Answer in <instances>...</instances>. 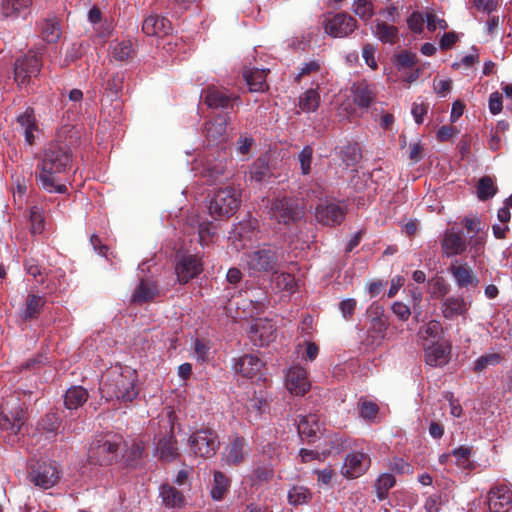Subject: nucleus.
I'll list each match as a JSON object with an SVG mask.
<instances>
[{
  "label": "nucleus",
  "mask_w": 512,
  "mask_h": 512,
  "mask_svg": "<svg viewBox=\"0 0 512 512\" xmlns=\"http://www.w3.org/2000/svg\"><path fill=\"white\" fill-rule=\"evenodd\" d=\"M41 69V62L36 54H28L17 59L15 63V81L19 86L24 85L28 80L37 76Z\"/></svg>",
  "instance_id": "obj_15"
},
{
  "label": "nucleus",
  "mask_w": 512,
  "mask_h": 512,
  "mask_svg": "<svg viewBox=\"0 0 512 512\" xmlns=\"http://www.w3.org/2000/svg\"><path fill=\"white\" fill-rule=\"evenodd\" d=\"M122 437L107 434L96 439L90 446L89 458L101 465L111 462L117 456Z\"/></svg>",
  "instance_id": "obj_6"
},
{
  "label": "nucleus",
  "mask_w": 512,
  "mask_h": 512,
  "mask_svg": "<svg viewBox=\"0 0 512 512\" xmlns=\"http://www.w3.org/2000/svg\"><path fill=\"white\" fill-rule=\"evenodd\" d=\"M313 149L310 146H305L298 155L301 172L303 175H308L311 172Z\"/></svg>",
  "instance_id": "obj_57"
},
{
  "label": "nucleus",
  "mask_w": 512,
  "mask_h": 512,
  "mask_svg": "<svg viewBox=\"0 0 512 512\" xmlns=\"http://www.w3.org/2000/svg\"><path fill=\"white\" fill-rule=\"evenodd\" d=\"M241 203L240 192L233 186L218 188L212 195L208 210L216 220L228 219L233 216Z\"/></svg>",
  "instance_id": "obj_3"
},
{
  "label": "nucleus",
  "mask_w": 512,
  "mask_h": 512,
  "mask_svg": "<svg viewBox=\"0 0 512 512\" xmlns=\"http://www.w3.org/2000/svg\"><path fill=\"white\" fill-rule=\"evenodd\" d=\"M146 441L140 437L131 439L127 444V450L125 452L128 461H135L140 459L145 451Z\"/></svg>",
  "instance_id": "obj_48"
},
{
  "label": "nucleus",
  "mask_w": 512,
  "mask_h": 512,
  "mask_svg": "<svg viewBox=\"0 0 512 512\" xmlns=\"http://www.w3.org/2000/svg\"><path fill=\"white\" fill-rule=\"evenodd\" d=\"M352 10L364 21L370 20L373 16V4L370 0H354Z\"/></svg>",
  "instance_id": "obj_51"
},
{
  "label": "nucleus",
  "mask_w": 512,
  "mask_h": 512,
  "mask_svg": "<svg viewBox=\"0 0 512 512\" xmlns=\"http://www.w3.org/2000/svg\"><path fill=\"white\" fill-rule=\"evenodd\" d=\"M437 21L438 17L433 11L427 12L424 16L418 12V35L423 32L425 22L427 30L433 33L437 29Z\"/></svg>",
  "instance_id": "obj_56"
},
{
  "label": "nucleus",
  "mask_w": 512,
  "mask_h": 512,
  "mask_svg": "<svg viewBox=\"0 0 512 512\" xmlns=\"http://www.w3.org/2000/svg\"><path fill=\"white\" fill-rule=\"evenodd\" d=\"M358 410L360 417L369 423H379V406L367 399L361 398L358 402Z\"/></svg>",
  "instance_id": "obj_40"
},
{
  "label": "nucleus",
  "mask_w": 512,
  "mask_h": 512,
  "mask_svg": "<svg viewBox=\"0 0 512 512\" xmlns=\"http://www.w3.org/2000/svg\"><path fill=\"white\" fill-rule=\"evenodd\" d=\"M143 32L148 36H166L172 31L170 21L159 15H149L142 24Z\"/></svg>",
  "instance_id": "obj_23"
},
{
  "label": "nucleus",
  "mask_w": 512,
  "mask_h": 512,
  "mask_svg": "<svg viewBox=\"0 0 512 512\" xmlns=\"http://www.w3.org/2000/svg\"><path fill=\"white\" fill-rule=\"evenodd\" d=\"M272 274L274 275L273 282L275 283L277 288L286 291L294 290L296 286V280L292 274L285 272L278 273V270L276 271V273Z\"/></svg>",
  "instance_id": "obj_52"
},
{
  "label": "nucleus",
  "mask_w": 512,
  "mask_h": 512,
  "mask_svg": "<svg viewBox=\"0 0 512 512\" xmlns=\"http://www.w3.org/2000/svg\"><path fill=\"white\" fill-rule=\"evenodd\" d=\"M204 101L211 108H227L232 103L238 101V97L229 94L223 88L211 86L204 90Z\"/></svg>",
  "instance_id": "obj_21"
},
{
  "label": "nucleus",
  "mask_w": 512,
  "mask_h": 512,
  "mask_svg": "<svg viewBox=\"0 0 512 512\" xmlns=\"http://www.w3.org/2000/svg\"><path fill=\"white\" fill-rule=\"evenodd\" d=\"M443 504L442 496L439 492L431 494L424 503L426 512H439Z\"/></svg>",
  "instance_id": "obj_58"
},
{
  "label": "nucleus",
  "mask_w": 512,
  "mask_h": 512,
  "mask_svg": "<svg viewBox=\"0 0 512 512\" xmlns=\"http://www.w3.org/2000/svg\"><path fill=\"white\" fill-rule=\"evenodd\" d=\"M93 30L99 38L106 39L112 34L113 24L111 21L104 19L99 24H96Z\"/></svg>",
  "instance_id": "obj_60"
},
{
  "label": "nucleus",
  "mask_w": 512,
  "mask_h": 512,
  "mask_svg": "<svg viewBox=\"0 0 512 512\" xmlns=\"http://www.w3.org/2000/svg\"><path fill=\"white\" fill-rule=\"evenodd\" d=\"M311 497L312 493L305 486L296 485L288 491V501L294 506L306 504Z\"/></svg>",
  "instance_id": "obj_47"
},
{
  "label": "nucleus",
  "mask_w": 512,
  "mask_h": 512,
  "mask_svg": "<svg viewBox=\"0 0 512 512\" xmlns=\"http://www.w3.org/2000/svg\"><path fill=\"white\" fill-rule=\"evenodd\" d=\"M473 5L479 11L491 13L497 8V0H473Z\"/></svg>",
  "instance_id": "obj_64"
},
{
  "label": "nucleus",
  "mask_w": 512,
  "mask_h": 512,
  "mask_svg": "<svg viewBox=\"0 0 512 512\" xmlns=\"http://www.w3.org/2000/svg\"><path fill=\"white\" fill-rule=\"evenodd\" d=\"M244 264L250 276L276 273L279 268L278 253L271 247L259 248L246 254Z\"/></svg>",
  "instance_id": "obj_4"
},
{
  "label": "nucleus",
  "mask_w": 512,
  "mask_h": 512,
  "mask_svg": "<svg viewBox=\"0 0 512 512\" xmlns=\"http://www.w3.org/2000/svg\"><path fill=\"white\" fill-rule=\"evenodd\" d=\"M370 466V457L363 452L349 453L342 465L341 473L346 478H358L364 474Z\"/></svg>",
  "instance_id": "obj_16"
},
{
  "label": "nucleus",
  "mask_w": 512,
  "mask_h": 512,
  "mask_svg": "<svg viewBox=\"0 0 512 512\" xmlns=\"http://www.w3.org/2000/svg\"><path fill=\"white\" fill-rule=\"evenodd\" d=\"M424 338L426 343L445 340L443 338V328L440 322L431 320L418 332Z\"/></svg>",
  "instance_id": "obj_44"
},
{
  "label": "nucleus",
  "mask_w": 512,
  "mask_h": 512,
  "mask_svg": "<svg viewBox=\"0 0 512 512\" xmlns=\"http://www.w3.org/2000/svg\"><path fill=\"white\" fill-rule=\"evenodd\" d=\"M298 432L302 438L308 441H314L321 433L319 419L315 414H309L299 417Z\"/></svg>",
  "instance_id": "obj_27"
},
{
  "label": "nucleus",
  "mask_w": 512,
  "mask_h": 512,
  "mask_svg": "<svg viewBox=\"0 0 512 512\" xmlns=\"http://www.w3.org/2000/svg\"><path fill=\"white\" fill-rule=\"evenodd\" d=\"M263 366V361L257 356L244 355L235 362L234 369L246 378H254L259 374Z\"/></svg>",
  "instance_id": "obj_25"
},
{
  "label": "nucleus",
  "mask_w": 512,
  "mask_h": 512,
  "mask_svg": "<svg viewBox=\"0 0 512 512\" xmlns=\"http://www.w3.org/2000/svg\"><path fill=\"white\" fill-rule=\"evenodd\" d=\"M320 104V95L315 89H308L299 98V107L303 112H313Z\"/></svg>",
  "instance_id": "obj_45"
},
{
  "label": "nucleus",
  "mask_w": 512,
  "mask_h": 512,
  "mask_svg": "<svg viewBox=\"0 0 512 512\" xmlns=\"http://www.w3.org/2000/svg\"><path fill=\"white\" fill-rule=\"evenodd\" d=\"M155 456L159 459L170 462L179 456L177 441L173 435L172 427L155 442Z\"/></svg>",
  "instance_id": "obj_20"
},
{
  "label": "nucleus",
  "mask_w": 512,
  "mask_h": 512,
  "mask_svg": "<svg viewBox=\"0 0 512 512\" xmlns=\"http://www.w3.org/2000/svg\"><path fill=\"white\" fill-rule=\"evenodd\" d=\"M502 95L499 92H493L489 96V110L493 115L502 111Z\"/></svg>",
  "instance_id": "obj_62"
},
{
  "label": "nucleus",
  "mask_w": 512,
  "mask_h": 512,
  "mask_svg": "<svg viewBox=\"0 0 512 512\" xmlns=\"http://www.w3.org/2000/svg\"><path fill=\"white\" fill-rule=\"evenodd\" d=\"M501 359L502 357L499 353L482 355L474 362L473 371L480 373L484 371L488 366L500 363Z\"/></svg>",
  "instance_id": "obj_54"
},
{
  "label": "nucleus",
  "mask_w": 512,
  "mask_h": 512,
  "mask_svg": "<svg viewBox=\"0 0 512 512\" xmlns=\"http://www.w3.org/2000/svg\"><path fill=\"white\" fill-rule=\"evenodd\" d=\"M372 32L376 38L384 43L394 44L398 38V29L385 21L376 20Z\"/></svg>",
  "instance_id": "obj_38"
},
{
  "label": "nucleus",
  "mask_w": 512,
  "mask_h": 512,
  "mask_svg": "<svg viewBox=\"0 0 512 512\" xmlns=\"http://www.w3.org/2000/svg\"><path fill=\"white\" fill-rule=\"evenodd\" d=\"M459 287H477L479 279L467 264H453L449 268Z\"/></svg>",
  "instance_id": "obj_26"
},
{
  "label": "nucleus",
  "mask_w": 512,
  "mask_h": 512,
  "mask_svg": "<svg viewBox=\"0 0 512 512\" xmlns=\"http://www.w3.org/2000/svg\"><path fill=\"white\" fill-rule=\"evenodd\" d=\"M230 487V479L221 471L214 472L211 488V497L214 500H222Z\"/></svg>",
  "instance_id": "obj_43"
},
{
  "label": "nucleus",
  "mask_w": 512,
  "mask_h": 512,
  "mask_svg": "<svg viewBox=\"0 0 512 512\" xmlns=\"http://www.w3.org/2000/svg\"><path fill=\"white\" fill-rule=\"evenodd\" d=\"M488 500L490 512H512V485H494L488 493Z\"/></svg>",
  "instance_id": "obj_13"
},
{
  "label": "nucleus",
  "mask_w": 512,
  "mask_h": 512,
  "mask_svg": "<svg viewBox=\"0 0 512 512\" xmlns=\"http://www.w3.org/2000/svg\"><path fill=\"white\" fill-rule=\"evenodd\" d=\"M43 39L48 43L56 42L61 36L59 22L55 17L45 19L40 24Z\"/></svg>",
  "instance_id": "obj_41"
},
{
  "label": "nucleus",
  "mask_w": 512,
  "mask_h": 512,
  "mask_svg": "<svg viewBox=\"0 0 512 512\" xmlns=\"http://www.w3.org/2000/svg\"><path fill=\"white\" fill-rule=\"evenodd\" d=\"M303 214L296 200L291 198L276 199L270 207V215L279 223L288 224L299 219Z\"/></svg>",
  "instance_id": "obj_9"
},
{
  "label": "nucleus",
  "mask_w": 512,
  "mask_h": 512,
  "mask_svg": "<svg viewBox=\"0 0 512 512\" xmlns=\"http://www.w3.org/2000/svg\"><path fill=\"white\" fill-rule=\"evenodd\" d=\"M30 480L43 489L53 487L59 480V471L52 463H39L30 472Z\"/></svg>",
  "instance_id": "obj_17"
},
{
  "label": "nucleus",
  "mask_w": 512,
  "mask_h": 512,
  "mask_svg": "<svg viewBox=\"0 0 512 512\" xmlns=\"http://www.w3.org/2000/svg\"><path fill=\"white\" fill-rule=\"evenodd\" d=\"M248 454L247 444L241 437L231 438L222 453V462L228 466L241 464Z\"/></svg>",
  "instance_id": "obj_18"
},
{
  "label": "nucleus",
  "mask_w": 512,
  "mask_h": 512,
  "mask_svg": "<svg viewBox=\"0 0 512 512\" xmlns=\"http://www.w3.org/2000/svg\"><path fill=\"white\" fill-rule=\"evenodd\" d=\"M44 305V300L40 296L29 295L26 300V306L23 310L24 318H34Z\"/></svg>",
  "instance_id": "obj_50"
},
{
  "label": "nucleus",
  "mask_w": 512,
  "mask_h": 512,
  "mask_svg": "<svg viewBox=\"0 0 512 512\" xmlns=\"http://www.w3.org/2000/svg\"><path fill=\"white\" fill-rule=\"evenodd\" d=\"M188 446L194 456L209 459L216 455L220 447V441L214 430L201 428L189 436Z\"/></svg>",
  "instance_id": "obj_5"
},
{
  "label": "nucleus",
  "mask_w": 512,
  "mask_h": 512,
  "mask_svg": "<svg viewBox=\"0 0 512 512\" xmlns=\"http://www.w3.org/2000/svg\"><path fill=\"white\" fill-rule=\"evenodd\" d=\"M203 270L201 258L197 255L184 254L177 258L175 274L181 284H186L197 277Z\"/></svg>",
  "instance_id": "obj_12"
},
{
  "label": "nucleus",
  "mask_w": 512,
  "mask_h": 512,
  "mask_svg": "<svg viewBox=\"0 0 512 512\" xmlns=\"http://www.w3.org/2000/svg\"><path fill=\"white\" fill-rule=\"evenodd\" d=\"M451 343L448 340L424 344V361L430 367H444L451 359Z\"/></svg>",
  "instance_id": "obj_10"
},
{
  "label": "nucleus",
  "mask_w": 512,
  "mask_h": 512,
  "mask_svg": "<svg viewBox=\"0 0 512 512\" xmlns=\"http://www.w3.org/2000/svg\"><path fill=\"white\" fill-rule=\"evenodd\" d=\"M71 164L70 150L63 145L50 144L43 152L38 165V180L49 193H65L67 187L59 182L58 175L65 172Z\"/></svg>",
  "instance_id": "obj_1"
},
{
  "label": "nucleus",
  "mask_w": 512,
  "mask_h": 512,
  "mask_svg": "<svg viewBox=\"0 0 512 512\" xmlns=\"http://www.w3.org/2000/svg\"><path fill=\"white\" fill-rule=\"evenodd\" d=\"M395 484V478L389 473L382 474L378 477L375 483V489L379 500H384L387 492Z\"/></svg>",
  "instance_id": "obj_49"
},
{
  "label": "nucleus",
  "mask_w": 512,
  "mask_h": 512,
  "mask_svg": "<svg viewBox=\"0 0 512 512\" xmlns=\"http://www.w3.org/2000/svg\"><path fill=\"white\" fill-rule=\"evenodd\" d=\"M160 495L163 503L167 507L180 508L184 505V498L182 494L170 485H162L160 488Z\"/></svg>",
  "instance_id": "obj_42"
},
{
  "label": "nucleus",
  "mask_w": 512,
  "mask_h": 512,
  "mask_svg": "<svg viewBox=\"0 0 512 512\" xmlns=\"http://www.w3.org/2000/svg\"><path fill=\"white\" fill-rule=\"evenodd\" d=\"M247 410V418L250 422L256 421L260 416L268 410V402L261 395H254L245 404Z\"/></svg>",
  "instance_id": "obj_37"
},
{
  "label": "nucleus",
  "mask_w": 512,
  "mask_h": 512,
  "mask_svg": "<svg viewBox=\"0 0 512 512\" xmlns=\"http://www.w3.org/2000/svg\"><path fill=\"white\" fill-rule=\"evenodd\" d=\"M109 55L116 61H125L134 55L133 43L130 39L116 40L110 44Z\"/></svg>",
  "instance_id": "obj_30"
},
{
  "label": "nucleus",
  "mask_w": 512,
  "mask_h": 512,
  "mask_svg": "<svg viewBox=\"0 0 512 512\" xmlns=\"http://www.w3.org/2000/svg\"><path fill=\"white\" fill-rule=\"evenodd\" d=\"M285 386L292 395H305L311 388L306 369L299 365L291 366L285 375Z\"/></svg>",
  "instance_id": "obj_14"
},
{
  "label": "nucleus",
  "mask_w": 512,
  "mask_h": 512,
  "mask_svg": "<svg viewBox=\"0 0 512 512\" xmlns=\"http://www.w3.org/2000/svg\"><path fill=\"white\" fill-rule=\"evenodd\" d=\"M467 305L462 297H448L443 301L442 312L446 319H454L467 312Z\"/></svg>",
  "instance_id": "obj_32"
},
{
  "label": "nucleus",
  "mask_w": 512,
  "mask_h": 512,
  "mask_svg": "<svg viewBox=\"0 0 512 512\" xmlns=\"http://www.w3.org/2000/svg\"><path fill=\"white\" fill-rule=\"evenodd\" d=\"M498 191L493 179L490 176H483L477 185V196L479 200L486 201L492 198Z\"/></svg>",
  "instance_id": "obj_46"
},
{
  "label": "nucleus",
  "mask_w": 512,
  "mask_h": 512,
  "mask_svg": "<svg viewBox=\"0 0 512 512\" xmlns=\"http://www.w3.org/2000/svg\"><path fill=\"white\" fill-rule=\"evenodd\" d=\"M458 130L451 125H444L437 131V139L440 142L451 140L456 136Z\"/></svg>",
  "instance_id": "obj_63"
},
{
  "label": "nucleus",
  "mask_w": 512,
  "mask_h": 512,
  "mask_svg": "<svg viewBox=\"0 0 512 512\" xmlns=\"http://www.w3.org/2000/svg\"><path fill=\"white\" fill-rule=\"evenodd\" d=\"M352 92L354 102L361 108H367L374 99V91L366 82H358L353 85Z\"/></svg>",
  "instance_id": "obj_35"
},
{
  "label": "nucleus",
  "mask_w": 512,
  "mask_h": 512,
  "mask_svg": "<svg viewBox=\"0 0 512 512\" xmlns=\"http://www.w3.org/2000/svg\"><path fill=\"white\" fill-rule=\"evenodd\" d=\"M269 172V167L265 159H257L250 168V178L258 182L263 181Z\"/></svg>",
  "instance_id": "obj_55"
},
{
  "label": "nucleus",
  "mask_w": 512,
  "mask_h": 512,
  "mask_svg": "<svg viewBox=\"0 0 512 512\" xmlns=\"http://www.w3.org/2000/svg\"><path fill=\"white\" fill-rule=\"evenodd\" d=\"M448 291L449 288L442 279H436L429 283V292L433 297H443L448 293Z\"/></svg>",
  "instance_id": "obj_59"
},
{
  "label": "nucleus",
  "mask_w": 512,
  "mask_h": 512,
  "mask_svg": "<svg viewBox=\"0 0 512 512\" xmlns=\"http://www.w3.org/2000/svg\"><path fill=\"white\" fill-rule=\"evenodd\" d=\"M268 71L257 68L244 71V79L251 92H264L267 90L266 76Z\"/></svg>",
  "instance_id": "obj_28"
},
{
  "label": "nucleus",
  "mask_w": 512,
  "mask_h": 512,
  "mask_svg": "<svg viewBox=\"0 0 512 512\" xmlns=\"http://www.w3.org/2000/svg\"><path fill=\"white\" fill-rule=\"evenodd\" d=\"M32 5V0H3L2 14L7 18L24 16Z\"/></svg>",
  "instance_id": "obj_29"
},
{
  "label": "nucleus",
  "mask_w": 512,
  "mask_h": 512,
  "mask_svg": "<svg viewBox=\"0 0 512 512\" xmlns=\"http://www.w3.org/2000/svg\"><path fill=\"white\" fill-rule=\"evenodd\" d=\"M158 295V289L155 283L148 280H141L131 296L134 303L148 302Z\"/></svg>",
  "instance_id": "obj_34"
},
{
  "label": "nucleus",
  "mask_w": 512,
  "mask_h": 512,
  "mask_svg": "<svg viewBox=\"0 0 512 512\" xmlns=\"http://www.w3.org/2000/svg\"><path fill=\"white\" fill-rule=\"evenodd\" d=\"M393 62L398 72L401 73L399 77L408 85L411 84L414 81L415 55L411 51L402 50L394 55Z\"/></svg>",
  "instance_id": "obj_22"
},
{
  "label": "nucleus",
  "mask_w": 512,
  "mask_h": 512,
  "mask_svg": "<svg viewBox=\"0 0 512 512\" xmlns=\"http://www.w3.org/2000/svg\"><path fill=\"white\" fill-rule=\"evenodd\" d=\"M346 213L347 209L343 203L324 199L316 205L314 217L318 223L334 227L343 222Z\"/></svg>",
  "instance_id": "obj_7"
},
{
  "label": "nucleus",
  "mask_w": 512,
  "mask_h": 512,
  "mask_svg": "<svg viewBox=\"0 0 512 512\" xmlns=\"http://www.w3.org/2000/svg\"><path fill=\"white\" fill-rule=\"evenodd\" d=\"M472 448L462 445L451 451L452 457L455 459L454 464L463 470H472L475 465L471 460Z\"/></svg>",
  "instance_id": "obj_39"
},
{
  "label": "nucleus",
  "mask_w": 512,
  "mask_h": 512,
  "mask_svg": "<svg viewBox=\"0 0 512 512\" xmlns=\"http://www.w3.org/2000/svg\"><path fill=\"white\" fill-rule=\"evenodd\" d=\"M100 392L106 400L132 402L139 394L137 371L118 364L110 367L103 375Z\"/></svg>",
  "instance_id": "obj_2"
},
{
  "label": "nucleus",
  "mask_w": 512,
  "mask_h": 512,
  "mask_svg": "<svg viewBox=\"0 0 512 512\" xmlns=\"http://www.w3.org/2000/svg\"><path fill=\"white\" fill-rule=\"evenodd\" d=\"M357 28V21L346 13L329 16L324 22L325 33L334 38L350 35Z\"/></svg>",
  "instance_id": "obj_11"
},
{
  "label": "nucleus",
  "mask_w": 512,
  "mask_h": 512,
  "mask_svg": "<svg viewBox=\"0 0 512 512\" xmlns=\"http://www.w3.org/2000/svg\"><path fill=\"white\" fill-rule=\"evenodd\" d=\"M2 417L0 427L10 431V434L17 435L26 421L24 410L12 399L0 406Z\"/></svg>",
  "instance_id": "obj_8"
},
{
  "label": "nucleus",
  "mask_w": 512,
  "mask_h": 512,
  "mask_svg": "<svg viewBox=\"0 0 512 512\" xmlns=\"http://www.w3.org/2000/svg\"><path fill=\"white\" fill-rule=\"evenodd\" d=\"M442 248L447 256H454L465 251L466 242L461 234L447 232L442 242Z\"/></svg>",
  "instance_id": "obj_31"
},
{
  "label": "nucleus",
  "mask_w": 512,
  "mask_h": 512,
  "mask_svg": "<svg viewBox=\"0 0 512 512\" xmlns=\"http://www.w3.org/2000/svg\"><path fill=\"white\" fill-rule=\"evenodd\" d=\"M17 122L23 130L25 140L29 145H32L35 140L34 132L37 131L36 120L32 110H26L23 114L17 117Z\"/></svg>",
  "instance_id": "obj_36"
},
{
  "label": "nucleus",
  "mask_w": 512,
  "mask_h": 512,
  "mask_svg": "<svg viewBox=\"0 0 512 512\" xmlns=\"http://www.w3.org/2000/svg\"><path fill=\"white\" fill-rule=\"evenodd\" d=\"M31 231L33 234H41L45 228L42 208L33 206L30 211Z\"/></svg>",
  "instance_id": "obj_53"
},
{
  "label": "nucleus",
  "mask_w": 512,
  "mask_h": 512,
  "mask_svg": "<svg viewBox=\"0 0 512 512\" xmlns=\"http://www.w3.org/2000/svg\"><path fill=\"white\" fill-rule=\"evenodd\" d=\"M375 51L376 49L372 44H366L362 49V56L365 63L373 70L377 68V62L374 58Z\"/></svg>",
  "instance_id": "obj_61"
},
{
  "label": "nucleus",
  "mask_w": 512,
  "mask_h": 512,
  "mask_svg": "<svg viewBox=\"0 0 512 512\" xmlns=\"http://www.w3.org/2000/svg\"><path fill=\"white\" fill-rule=\"evenodd\" d=\"M228 120L225 116L217 115L205 125V135L209 144H218L227 140L226 127Z\"/></svg>",
  "instance_id": "obj_24"
},
{
  "label": "nucleus",
  "mask_w": 512,
  "mask_h": 512,
  "mask_svg": "<svg viewBox=\"0 0 512 512\" xmlns=\"http://www.w3.org/2000/svg\"><path fill=\"white\" fill-rule=\"evenodd\" d=\"M88 399V392L81 386L69 388L64 395L65 407L69 410L78 409Z\"/></svg>",
  "instance_id": "obj_33"
},
{
  "label": "nucleus",
  "mask_w": 512,
  "mask_h": 512,
  "mask_svg": "<svg viewBox=\"0 0 512 512\" xmlns=\"http://www.w3.org/2000/svg\"><path fill=\"white\" fill-rule=\"evenodd\" d=\"M276 328L269 320L259 319L251 325L248 334L255 345L265 346L274 341Z\"/></svg>",
  "instance_id": "obj_19"
}]
</instances>
